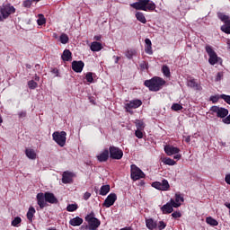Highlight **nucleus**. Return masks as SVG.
<instances>
[{"instance_id": "nucleus-41", "label": "nucleus", "mask_w": 230, "mask_h": 230, "mask_svg": "<svg viewBox=\"0 0 230 230\" xmlns=\"http://www.w3.org/2000/svg\"><path fill=\"white\" fill-rule=\"evenodd\" d=\"M171 109H172V111H174L177 112V111H182V105H181L179 103H172Z\"/></svg>"}, {"instance_id": "nucleus-35", "label": "nucleus", "mask_w": 230, "mask_h": 230, "mask_svg": "<svg viewBox=\"0 0 230 230\" xmlns=\"http://www.w3.org/2000/svg\"><path fill=\"white\" fill-rule=\"evenodd\" d=\"M59 40L61 44H67V42H69V36L66 33H62L59 37Z\"/></svg>"}, {"instance_id": "nucleus-50", "label": "nucleus", "mask_w": 230, "mask_h": 230, "mask_svg": "<svg viewBox=\"0 0 230 230\" xmlns=\"http://www.w3.org/2000/svg\"><path fill=\"white\" fill-rule=\"evenodd\" d=\"M172 218H181L182 215L179 211H175L172 214Z\"/></svg>"}, {"instance_id": "nucleus-4", "label": "nucleus", "mask_w": 230, "mask_h": 230, "mask_svg": "<svg viewBox=\"0 0 230 230\" xmlns=\"http://www.w3.org/2000/svg\"><path fill=\"white\" fill-rule=\"evenodd\" d=\"M218 19L222 21L225 24L221 26V31H224V33L230 34V18L228 15H226L224 13H217Z\"/></svg>"}, {"instance_id": "nucleus-60", "label": "nucleus", "mask_w": 230, "mask_h": 230, "mask_svg": "<svg viewBox=\"0 0 230 230\" xmlns=\"http://www.w3.org/2000/svg\"><path fill=\"white\" fill-rule=\"evenodd\" d=\"M4 19H6V18H4V16L0 14V22H3V21H4Z\"/></svg>"}, {"instance_id": "nucleus-22", "label": "nucleus", "mask_w": 230, "mask_h": 230, "mask_svg": "<svg viewBox=\"0 0 230 230\" xmlns=\"http://www.w3.org/2000/svg\"><path fill=\"white\" fill-rule=\"evenodd\" d=\"M187 85L188 87H191V89H195V91H202V86H200V84H199L195 79H190L187 82Z\"/></svg>"}, {"instance_id": "nucleus-37", "label": "nucleus", "mask_w": 230, "mask_h": 230, "mask_svg": "<svg viewBox=\"0 0 230 230\" xmlns=\"http://www.w3.org/2000/svg\"><path fill=\"white\" fill-rule=\"evenodd\" d=\"M22 222V219L20 217H14V220L12 221L11 226L13 227H19V224Z\"/></svg>"}, {"instance_id": "nucleus-19", "label": "nucleus", "mask_w": 230, "mask_h": 230, "mask_svg": "<svg viewBox=\"0 0 230 230\" xmlns=\"http://www.w3.org/2000/svg\"><path fill=\"white\" fill-rule=\"evenodd\" d=\"M173 208V204H172V200L170 199L169 202H167L161 208V211L164 213V215H168L170 213H172Z\"/></svg>"}, {"instance_id": "nucleus-8", "label": "nucleus", "mask_w": 230, "mask_h": 230, "mask_svg": "<svg viewBox=\"0 0 230 230\" xmlns=\"http://www.w3.org/2000/svg\"><path fill=\"white\" fill-rule=\"evenodd\" d=\"M210 112L216 114L217 118H226L229 114V110L222 108L220 106H212L210 108Z\"/></svg>"}, {"instance_id": "nucleus-55", "label": "nucleus", "mask_w": 230, "mask_h": 230, "mask_svg": "<svg viewBox=\"0 0 230 230\" xmlns=\"http://www.w3.org/2000/svg\"><path fill=\"white\" fill-rule=\"evenodd\" d=\"M225 181L226 182V184L230 185V174H226V175Z\"/></svg>"}, {"instance_id": "nucleus-13", "label": "nucleus", "mask_w": 230, "mask_h": 230, "mask_svg": "<svg viewBox=\"0 0 230 230\" xmlns=\"http://www.w3.org/2000/svg\"><path fill=\"white\" fill-rule=\"evenodd\" d=\"M116 200H118L116 193H111L104 200L102 206H104V208H111V206H114Z\"/></svg>"}, {"instance_id": "nucleus-14", "label": "nucleus", "mask_w": 230, "mask_h": 230, "mask_svg": "<svg viewBox=\"0 0 230 230\" xmlns=\"http://www.w3.org/2000/svg\"><path fill=\"white\" fill-rule=\"evenodd\" d=\"M182 202H184V197L179 192L175 194V199H171V204L173 208H181Z\"/></svg>"}, {"instance_id": "nucleus-32", "label": "nucleus", "mask_w": 230, "mask_h": 230, "mask_svg": "<svg viewBox=\"0 0 230 230\" xmlns=\"http://www.w3.org/2000/svg\"><path fill=\"white\" fill-rule=\"evenodd\" d=\"M162 162L164 164H167L168 166H175V164H177V162L168 157L163 158Z\"/></svg>"}, {"instance_id": "nucleus-46", "label": "nucleus", "mask_w": 230, "mask_h": 230, "mask_svg": "<svg viewBox=\"0 0 230 230\" xmlns=\"http://www.w3.org/2000/svg\"><path fill=\"white\" fill-rule=\"evenodd\" d=\"M158 230H163L166 228V223H164V221H160L157 226H156Z\"/></svg>"}, {"instance_id": "nucleus-52", "label": "nucleus", "mask_w": 230, "mask_h": 230, "mask_svg": "<svg viewBox=\"0 0 230 230\" xmlns=\"http://www.w3.org/2000/svg\"><path fill=\"white\" fill-rule=\"evenodd\" d=\"M89 199H91V192H85L84 194V200H89Z\"/></svg>"}, {"instance_id": "nucleus-26", "label": "nucleus", "mask_w": 230, "mask_h": 230, "mask_svg": "<svg viewBox=\"0 0 230 230\" xmlns=\"http://www.w3.org/2000/svg\"><path fill=\"white\" fill-rule=\"evenodd\" d=\"M145 42V52L147 53V55H153L154 51L152 50V40H150V39H146Z\"/></svg>"}, {"instance_id": "nucleus-5", "label": "nucleus", "mask_w": 230, "mask_h": 230, "mask_svg": "<svg viewBox=\"0 0 230 230\" xmlns=\"http://www.w3.org/2000/svg\"><path fill=\"white\" fill-rule=\"evenodd\" d=\"M209 58L208 63L210 66H215V64H218V61L220 60V58L217 55V52L213 49V48L209 45L206 46L205 48Z\"/></svg>"}, {"instance_id": "nucleus-24", "label": "nucleus", "mask_w": 230, "mask_h": 230, "mask_svg": "<svg viewBox=\"0 0 230 230\" xmlns=\"http://www.w3.org/2000/svg\"><path fill=\"white\" fill-rule=\"evenodd\" d=\"M69 224H70V226L76 227V226H82V224H84V219H82V217H76L70 219Z\"/></svg>"}, {"instance_id": "nucleus-56", "label": "nucleus", "mask_w": 230, "mask_h": 230, "mask_svg": "<svg viewBox=\"0 0 230 230\" xmlns=\"http://www.w3.org/2000/svg\"><path fill=\"white\" fill-rule=\"evenodd\" d=\"M185 137V143H190L191 141V137L190 136H187V137Z\"/></svg>"}, {"instance_id": "nucleus-57", "label": "nucleus", "mask_w": 230, "mask_h": 230, "mask_svg": "<svg viewBox=\"0 0 230 230\" xmlns=\"http://www.w3.org/2000/svg\"><path fill=\"white\" fill-rule=\"evenodd\" d=\"M86 230H97V229L96 228H93V226H86Z\"/></svg>"}, {"instance_id": "nucleus-43", "label": "nucleus", "mask_w": 230, "mask_h": 230, "mask_svg": "<svg viewBox=\"0 0 230 230\" xmlns=\"http://www.w3.org/2000/svg\"><path fill=\"white\" fill-rule=\"evenodd\" d=\"M37 82L31 80L28 82L29 89H37Z\"/></svg>"}, {"instance_id": "nucleus-6", "label": "nucleus", "mask_w": 230, "mask_h": 230, "mask_svg": "<svg viewBox=\"0 0 230 230\" xmlns=\"http://www.w3.org/2000/svg\"><path fill=\"white\" fill-rule=\"evenodd\" d=\"M131 179L132 181H139V179H145V172L136 164H131Z\"/></svg>"}, {"instance_id": "nucleus-33", "label": "nucleus", "mask_w": 230, "mask_h": 230, "mask_svg": "<svg viewBox=\"0 0 230 230\" xmlns=\"http://www.w3.org/2000/svg\"><path fill=\"white\" fill-rule=\"evenodd\" d=\"M135 125L137 127V130H145V122H143L142 120H135Z\"/></svg>"}, {"instance_id": "nucleus-9", "label": "nucleus", "mask_w": 230, "mask_h": 230, "mask_svg": "<svg viewBox=\"0 0 230 230\" xmlns=\"http://www.w3.org/2000/svg\"><path fill=\"white\" fill-rule=\"evenodd\" d=\"M0 13L3 15L4 19H8L12 13H15V7H13L12 4H7L5 5H3L0 8Z\"/></svg>"}, {"instance_id": "nucleus-15", "label": "nucleus", "mask_w": 230, "mask_h": 230, "mask_svg": "<svg viewBox=\"0 0 230 230\" xmlns=\"http://www.w3.org/2000/svg\"><path fill=\"white\" fill-rule=\"evenodd\" d=\"M73 177H75V173L67 171L64 172L62 175L63 184H71L73 182Z\"/></svg>"}, {"instance_id": "nucleus-36", "label": "nucleus", "mask_w": 230, "mask_h": 230, "mask_svg": "<svg viewBox=\"0 0 230 230\" xmlns=\"http://www.w3.org/2000/svg\"><path fill=\"white\" fill-rule=\"evenodd\" d=\"M162 73H164V76H166L167 78H170L171 74H170V67H168V66L166 65L163 66Z\"/></svg>"}, {"instance_id": "nucleus-17", "label": "nucleus", "mask_w": 230, "mask_h": 230, "mask_svg": "<svg viewBox=\"0 0 230 230\" xmlns=\"http://www.w3.org/2000/svg\"><path fill=\"white\" fill-rule=\"evenodd\" d=\"M96 157L99 163H106L109 161V149H104Z\"/></svg>"}, {"instance_id": "nucleus-1", "label": "nucleus", "mask_w": 230, "mask_h": 230, "mask_svg": "<svg viewBox=\"0 0 230 230\" xmlns=\"http://www.w3.org/2000/svg\"><path fill=\"white\" fill-rule=\"evenodd\" d=\"M166 84V81L161 77H153L150 80H146L144 83L146 87H148L149 91H153L154 93H157V91H161L163 86Z\"/></svg>"}, {"instance_id": "nucleus-29", "label": "nucleus", "mask_w": 230, "mask_h": 230, "mask_svg": "<svg viewBox=\"0 0 230 230\" xmlns=\"http://www.w3.org/2000/svg\"><path fill=\"white\" fill-rule=\"evenodd\" d=\"M136 18L137 21H139V22H142V24H146V18L145 17V14L143 13L137 12Z\"/></svg>"}, {"instance_id": "nucleus-34", "label": "nucleus", "mask_w": 230, "mask_h": 230, "mask_svg": "<svg viewBox=\"0 0 230 230\" xmlns=\"http://www.w3.org/2000/svg\"><path fill=\"white\" fill-rule=\"evenodd\" d=\"M206 222L207 224H208V226H218V221H217L215 218L208 217L206 218Z\"/></svg>"}, {"instance_id": "nucleus-59", "label": "nucleus", "mask_w": 230, "mask_h": 230, "mask_svg": "<svg viewBox=\"0 0 230 230\" xmlns=\"http://www.w3.org/2000/svg\"><path fill=\"white\" fill-rule=\"evenodd\" d=\"M102 40V36H94V40Z\"/></svg>"}, {"instance_id": "nucleus-12", "label": "nucleus", "mask_w": 230, "mask_h": 230, "mask_svg": "<svg viewBox=\"0 0 230 230\" xmlns=\"http://www.w3.org/2000/svg\"><path fill=\"white\" fill-rule=\"evenodd\" d=\"M141 105H143V102H141L139 99H136L126 103L125 109L127 112L132 113V109H138V107H141Z\"/></svg>"}, {"instance_id": "nucleus-31", "label": "nucleus", "mask_w": 230, "mask_h": 230, "mask_svg": "<svg viewBox=\"0 0 230 230\" xmlns=\"http://www.w3.org/2000/svg\"><path fill=\"white\" fill-rule=\"evenodd\" d=\"M109 191H111V185H102L100 190V195L105 197Z\"/></svg>"}, {"instance_id": "nucleus-23", "label": "nucleus", "mask_w": 230, "mask_h": 230, "mask_svg": "<svg viewBox=\"0 0 230 230\" xmlns=\"http://www.w3.org/2000/svg\"><path fill=\"white\" fill-rule=\"evenodd\" d=\"M25 155L26 157H28V159H31V161H35V159H37V153L32 148H26Z\"/></svg>"}, {"instance_id": "nucleus-53", "label": "nucleus", "mask_w": 230, "mask_h": 230, "mask_svg": "<svg viewBox=\"0 0 230 230\" xmlns=\"http://www.w3.org/2000/svg\"><path fill=\"white\" fill-rule=\"evenodd\" d=\"M140 67L141 69H148V64L146 62H142Z\"/></svg>"}, {"instance_id": "nucleus-28", "label": "nucleus", "mask_w": 230, "mask_h": 230, "mask_svg": "<svg viewBox=\"0 0 230 230\" xmlns=\"http://www.w3.org/2000/svg\"><path fill=\"white\" fill-rule=\"evenodd\" d=\"M61 58H62V60H64V62H69L72 58L71 50L65 49L63 52V55L61 56Z\"/></svg>"}, {"instance_id": "nucleus-58", "label": "nucleus", "mask_w": 230, "mask_h": 230, "mask_svg": "<svg viewBox=\"0 0 230 230\" xmlns=\"http://www.w3.org/2000/svg\"><path fill=\"white\" fill-rule=\"evenodd\" d=\"M174 159H177V160L181 159V155L177 153V155H174Z\"/></svg>"}, {"instance_id": "nucleus-27", "label": "nucleus", "mask_w": 230, "mask_h": 230, "mask_svg": "<svg viewBox=\"0 0 230 230\" xmlns=\"http://www.w3.org/2000/svg\"><path fill=\"white\" fill-rule=\"evenodd\" d=\"M90 49L92 51H102V49H103V46L98 41H93L91 44Z\"/></svg>"}, {"instance_id": "nucleus-2", "label": "nucleus", "mask_w": 230, "mask_h": 230, "mask_svg": "<svg viewBox=\"0 0 230 230\" xmlns=\"http://www.w3.org/2000/svg\"><path fill=\"white\" fill-rule=\"evenodd\" d=\"M135 10H143L144 12H154L155 4L150 0H138V2L130 4Z\"/></svg>"}, {"instance_id": "nucleus-45", "label": "nucleus", "mask_w": 230, "mask_h": 230, "mask_svg": "<svg viewBox=\"0 0 230 230\" xmlns=\"http://www.w3.org/2000/svg\"><path fill=\"white\" fill-rule=\"evenodd\" d=\"M135 136L136 137H137L138 139H143V129H137L135 131Z\"/></svg>"}, {"instance_id": "nucleus-39", "label": "nucleus", "mask_w": 230, "mask_h": 230, "mask_svg": "<svg viewBox=\"0 0 230 230\" xmlns=\"http://www.w3.org/2000/svg\"><path fill=\"white\" fill-rule=\"evenodd\" d=\"M93 75L94 74H93L92 72H88L85 75L86 82H88L89 84H93L94 82Z\"/></svg>"}, {"instance_id": "nucleus-63", "label": "nucleus", "mask_w": 230, "mask_h": 230, "mask_svg": "<svg viewBox=\"0 0 230 230\" xmlns=\"http://www.w3.org/2000/svg\"><path fill=\"white\" fill-rule=\"evenodd\" d=\"M35 80L39 81L40 80L39 76L35 75Z\"/></svg>"}, {"instance_id": "nucleus-10", "label": "nucleus", "mask_w": 230, "mask_h": 230, "mask_svg": "<svg viewBox=\"0 0 230 230\" xmlns=\"http://www.w3.org/2000/svg\"><path fill=\"white\" fill-rule=\"evenodd\" d=\"M110 157L111 159H116L117 161H119L123 157V151L119 149V147L117 146H110Z\"/></svg>"}, {"instance_id": "nucleus-25", "label": "nucleus", "mask_w": 230, "mask_h": 230, "mask_svg": "<svg viewBox=\"0 0 230 230\" xmlns=\"http://www.w3.org/2000/svg\"><path fill=\"white\" fill-rule=\"evenodd\" d=\"M146 226L149 230L157 229V222L154 221L152 218L146 220Z\"/></svg>"}, {"instance_id": "nucleus-62", "label": "nucleus", "mask_w": 230, "mask_h": 230, "mask_svg": "<svg viewBox=\"0 0 230 230\" xmlns=\"http://www.w3.org/2000/svg\"><path fill=\"white\" fill-rule=\"evenodd\" d=\"M119 60V58L117 57V58H116V61H115L116 64H118Z\"/></svg>"}, {"instance_id": "nucleus-48", "label": "nucleus", "mask_w": 230, "mask_h": 230, "mask_svg": "<svg viewBox=\"0 0 230 230\" xmlns=\"http://www.w3.org/2000/svg\"><path fill=\"white\" fill-rule=\"evenodd\" d=\"M222 78H224V74L222 72L217 73L216 76V82H220Z\"/></svg>"}, {"instance_id": "nucleus-40", "label": "nucleus", "mask_w": 230, "mask_h": 230, "mask_svg": "<svg viewBox=\"0 0 230 230\" xmlns=\"http://www.w3.org/2000/svg\"><path fill=\"white\" fill-rule=\"evenodd\" d=\"M78 209V205L76 204H70L66 207V210L70 213H73V211H76Z\"/></svg>"}, {"instance_id": "nucleus-20", "label": "nucleus", "mask_w": 230, "mask_h": 230, "mask_svg": "<svg viewBox=\"0 0 230 230\" xmlns=\"http://www.w3.org/2000/svg\"><path fill=\"white\" fill-rule=\"evenodd\" d=\"M164 152L167 154V155H174V154H179L181 150L178 147L172 146H165Z\"/></svg>"}, {"instance_id": "nucleus-16", "label": "nucleus", "mask_w": 230, "mask_h": 230, "mask_svg": "<svg viewBox=\"0 0 230 230\" xmlns=\"http://www.w3.org/2000/svg\"><path fill=\"white\" fill-rule=\"evenodd\" d=\"M37 202H38V206H40V209H44V208H46L47 206V201H46V196L44 193L40 192L37 194Z\"/></svg>"}, {"instance_id": "nucleus-51", "label": "nucleus", "mask_w": 230, "mask_h": 230, "mask_svg": "<svg viewBox=\"0 0 230 230\" xmlns=\"http://www.w3.org/2000/svg\"><path fill=\"white\" fill-rule=\"evenodd\" d=\"M223 123H225L226 125H230V115L223 118Z\"/></svg>"}, {"instance_id": "nucleus-54", "label": "nucleus", "mask_w": 230, "mask_h": 230, "mask_svg": "<svg viewBox=\"0 0 230 230\" xmlns=\"http://www.w3.org/2000/svg\"><path fill=\"white\" fill-rule=\"evenodd\" d=\"M18 116L20 119L26 118V111H20Z\"/></svg>"}, {"instance_id": "nucleus-18", "label": "nucleus", "mask_w": 230, "mask_h": 230, "mask_svg": "<svg viewBox=\"0 0 230 230\" xmlns=\"http://www.w3.org/2000/svg\"><path fill=\"white\" fill-rule=\"evenodd\" d=\"M84 64L83 61H73L72 62V69L75 73H82L84 71Z\"/></svg>"}, {"instance_id": "nucleus-11", "label": "nucleus", "mask_w": 230, "mask_h": 230, "mask_svg": "<svg viewBox=\"0 0 230 230\" xmlns=\"http://www.w3.org/2000/svg\"><path fill=\"white\" fill-rule=\"evenodd\" d=\"M152 187L160 191H168L170 190V183L168 180H163L162 181H154Z\"/></svg>"}, {"instance_id": "nucleus-44", "label": "nucleus", "mask_w": 230, "mask_h": 230, "mask_svg": "<svg viewBox=\"0 0 230 230\" xmlns=\"http://www.w3.org/2000/svg\"><path fill=\"white\" fill-rule=\"evenodd\" d=\"M220 98H221V100H224V102H226V103L230 105V95L221 94Z\"/></svg>"}, {"instance_id": "nucleus-21", "label": "nucleus", "mask_w": 230, "mask_h": 230, "mask_svg": "<svg viewBox=\"0 0 230 230\" xmlns=\"http://www.w3.org/2000/svg\"><path fill=\"white\" fill-rule=\"evenodd\" d=\"M45 200L49 204H57V202H58V199H57L55 194L51 192H45Z\"/></svg>"}, {"instance_id": "nucleus-30", "label": "nucleus", "mask_w": 230, "mask_h": 230, "mask_svg": "<svg viewBox=\"0 0 230 230\" xmlns=\"http://www.w3.org/2000/svg\"><path fill=\"white\" fill-rule=\"evenodd\" d=\"M35 213H36L35 208L30 207L29 210L27 212V218L30 222H33V217H34Z\"/></svg>"}, {"instance_id": "nucleus-3", "label": "nucleus", "mask_w": 230, "mask_h": 230, "mask_svg": "<svg viewBox=\"0 0 230 230\" xmlns=\"http://www.w3.org/2000/svg\"><path fill=\"white\" fill-rule=\"evenodd\" d=\"M66 131H56L52 134V139L59 146H66Z\"/></svg>"}, {"instance_id": "nucleus-7", "label": "nucleus", "mask_w": 230, "mask_h": 230, "mask_svg": "<svg viewBox=\"0 0 230 230\" xmlns=\"http://www.w3.org/2000/svg\"><path fill=\"white\" fill-rule=\"evenodd\" d=\"M85 221L88 223V226L93 227V229L95 228L97 230L102 224V222H100L99 219L94 217V212L88 214L85 217Z\"/></svg>"}, {"instance_id": "nucleus-61", "label": "nucleus", "mask_w": 230, "mask_h": 230, "mask_svg": "<svg viewBox=\"0 0 230 230\" xmlns=\"http://www.w3.org/2000/svg\"><path fill=\"white\" fill-rule=\"evenodd\" d=\"M53 37H55V39H58V37L57 36V33H54Z\"/></svg>"}, {"instance_id": "nucleus-64", "label": "nucleus", "mask_w": 230, "mask_h": 230, "mask_svg": "<svg viewBox=\"0 0 230 230\" xmlns=\"http://www.w3.org/2000/svg\"><path fill=\"white\" fill-rule=\"evenodd\" d=\"M3 123V119L0 117V124Z\"/></svg>"}, {"instance_id": "nucleus-49", "label": "nucleus", "mask_w": 230, "mask_h": 230, "mask_svg": "<svg viewBox=\"0 0 230 230\" xmlns=\"http://www.w3.org/2000/svg\"><path fill=\"white\" fill-rule=\"evenodd\" d=\"M31 1H33V0H25L23 2L24 8H30V6H31Z\"/></svg>"}, {"instance_id": "nucleus-42", "label": "nucleus", "mask_w": 230, "mask_h": 230, "mask_svg": "<svg viewBox=\"0 0 230 230\" xmlns=\"http://www.w3.org/2000/svg\"><path fill=\"white\" fill-rule=\"evenodd\" d=\"M220 98H222V97H220V95H212V96H210L209 101L212 102V103H217V102H218Z\"/></svg>"}, {"instance_id": "nucleus-47", "label": "nucleus", "mask_w": 230, "mask_h": 230, "mask_svg": "<svg viewBox=\"0 0 230 230\" xmlns=\"http://www.w3.org/2000/svg\"><path fill=\"white\" fill-rule=\"evenodd\" d=\"M134 55H136V50H128L126 52V57L127 58H132L134 57Z\"/></svg>"}, {"instance_id": "nucleus-38", "label": "nucleus", "mask_w": 230, "mask_h": 230, "mask_svg": "<svg viewBox=\"0 0 230 230\" xmlns=\"http://www.w3.org/2000/svg\"><path fill=\"white\" fill-rule=\"evenodd\" d=\"M38 17L39 19L37 20V22L39 26L46 24V18L44 17V14H39Z\"/></svg>"}]
</instances>
